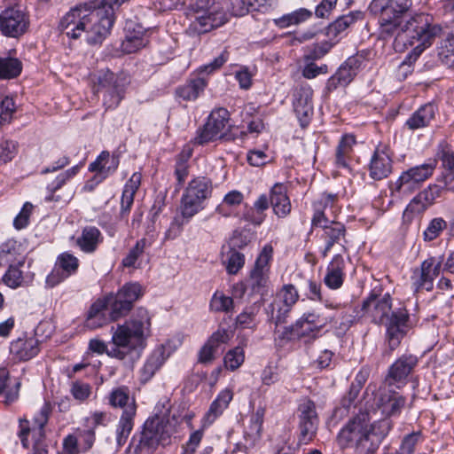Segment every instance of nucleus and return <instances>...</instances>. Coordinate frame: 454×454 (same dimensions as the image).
Masks as SVG:
<instances>
[{
    "label": "nucleus",
    "instance_id": "1",
    "mask_svg": "<svg viewBox=\"0 0 454 454\" xmlns=\"http://www.w3.org/2000/svg\"><path fill=\"white\" fill-rule=\"evenodd\" d=\"M412 5V0H372L369 10L378 18L380 36L383 39L395 37V46L405 41V46L413 49L399 66L403 77L411 74L412 65L429 48L441 34L442 27L433 22L427 13H416L404 20V14Z\"/></svg>",
    "mask_w": 454,
    "mask_h": 454
},
{
    "label": "nucleus",
    "instance_id": "2",
    "mask_svg": "<svg viewBox=\"0 0 454 454\" xmlns=\"http://www.w3.org/2000/svg\"><path fill=\"white\" fill-rule=\"evenodd\" d=\"M152 317L146 309L138 308L123 324L112 327L113 347L110 349H107L104 340L92 339L89 343L90 350L99 355L106 353L110 357L124 360L133 351L145 348L152 333Z\"/></svg>",
    "mask_w": 454,
    "mask_h": 454
},
{
    "label": "nucleus",
    "instance_id": "3",
    "mask_svg": "<svg viewBox=\"0 0 454 454\" xmlns=\"http://www.w3.org/2000/svg\"><path fill=\"white\" fill-rule=\"evenodd\" d=\"M391 427L386 419L371 423L368 414L361 413L340 428L337 443L341 449H354L356 454H374Z\"/></svg>",
    "mask_w": 454,
    "mask_h": 454
},
{
    "label": "nucleus",
    "instance_id": "4",
    "mask_svg": "<svg viewBox=\"0 0 454 454\" xmlns=\"http://www.w3.org/2000/svg\"><path fill=\"white\" fill-rule=\"evenodd\" d=\"M364 314L375 324L386 325V335L392 350L395 349L408 331L409 314L404 308L392 310V297L388 293L376 294L373 291L363 302Z\"/></svg>",
    "mask_w": 454,
    "mask_h": 454
},
{
    "label": "nucleus",
    "instance_id": "5",
    "mask_svg": "<svg viewBox=\"0 0 454 454\" xmlns=\"http://www.w3.org/2000/svg\"><path fill=\"white\" fill-rule=\"evenodd\" d=\"M249 11L246 0H198L189 10V29L195 34H204L225 24L228 12L233 16H243Z\"/></svg>",
    "mask_w": 454,
    "mask_h": 454
},
{
    "label": "nucleus",
    "instance_id": "6",
    "mask_svg": "<svg viewBox=\"0 0 454 454\" xmlns=\"http://www.w3.org/2000/svg\"><path fill=\"white\" fill-rule=\"evenodd\" d=\"M174 427L169 409L163 407V411L155 413L145 420L140 437V444L149 449H155L159 445H168L175 431Z\"/></svg>",
    "mask_w": 454,
    "mask_h": 454
},
{
    "label": "nucleus",
    "instance_id": "7",
    "mask_svg": "<svg viewBox=\"0 0 454 454\" xmlns=\"http://www.w3.org/2000/svg\"><path fill=\"white\" fill-rule=\"evenodd\" d=\"M212 184L206 177L191 180L181 198L182 217L190 221L195 215L204 209L205 201L211 196Z\"/></svg>",
    "mask_w": 454,
    "mask_h": 454
},
{
    "label": "nucleus",
    "instance_id": "8",
    "mask_svg": "<svg viewBox=\"0 0 454 454\" xmlns=\"http://www.w3.org/2000/svg\"><path fill=\"white\" fill-rule=\"evenodd\" d=\"M130 84V77L125 73H106L98 77L96 91L102 94L106 109H115L125 97Z\"/></svg>",
    "mask_w": 454,
    "mask_h": 454
},
{
    "label": "nucleus",
    "instance_id": "9",
    "mask_svg": "<svg viewBox=\"0 0 454 454\" xmlns=\"http://www.w3.org/2000/svg\"><path fill=\"white\" fill-rule=\"evenodd\" d=\"M435 168V160L410 168L401 173L397 180L392 184V190L402 194L413 192L433 175Z\"/></svg>",
    "mask_w": 454,
    "mask_h": 454
},
{
    "label": "nucleus",
    "instance_id": "10",
    "mask_svg": "<svg viewBox=\"0 0 454 454\" xmlns=\"http://www.w3.org/2000/svg\"><path fill=\"white\" fill-rule=\"evenodd\" d=\"M142 295L141 285L134 282L124 285L115 295L106 297L110 305L111 320L115 321L125 316Z\"/></svg>",
    "mask_w": 454,
    "mask_h": 454
},
{
    "label": "nucleus",
    "instance_id": "11",
    "mask_svg": "<svg viewBox=\"0 0 454 454\" xmlns=\"http://www.w3.org/2000/svg\"><path fill=\"white\" fill-rule=\"evenodd\" d=\"M229 112L225 108H217L211 112L207 121L197 131L194 142L203 145L221 138L229 122Z\"/></svg>",
    "mask_w": 454,
    "mask_h": 454
},
{
    "label": "nucleus",
    "instance_id": "12",
    "mask_svg": "<svg viewBox=\"0 0 454 454\" xmlns=\"http://www.w3.org/2000/svg\"><path fill=\"white\" fill-rule=\"evenodd\" d=\"M298 418L299 442L307 444L314 438L318 425L315 403L309 398L301 399L298 406Z\"/></svg>",
    "mask_w": 454,
    "mask_h": 454
},
{
    "label": "nucleus",
    "instance_id": "13",
    "mask_svg": "<svg viewBox=\"0 0 454 454\" xmlns=\"http://www.w3.org/2000/svg\"><path fill=\"white\" fill-rule=\"evenodd\" d=\"M28 16L19 5L6 8L0 13V30L4 35L17 37L26 32Z\"/></svg>",
    "mask_w": 454,
    "mask_h": 454
},
{
    "label": "nucleus",
    "instance_id": "14",
    "mask_svg": "<svg viewBox=\"0 0 454 454\" xmlns=\"http://www.w3.org/2000/svg\"><path fill=\"white\" fill-rule=\"evenodd\" d=\"M299 294L294 286L285 285L278 294V300L270 304V321L276 328L285 321L291 307L296 303Z\"/></svg>",
    "mask_w": 454,
    "mask_h": 454
},
{
    "label": "nucleus",
    "instance_id": "15",
    "mask_svg": "<svg viewBox=\"0 0 454 454\" xmlns=\"http://www.w3.org/2000/svg\"><path fill=\"white\" fill-rule=\"evenodd\" d=\"M418 364V358L413 355H403L388 368L385 382L388 386L400 388L406 384L408 376Z\"/></svg>",
    "mask_w": 454,
    "mask_h": 454
},
{
    "label": "nucleus",
    "instance_id": "16",
    "mask_svg": "<svg viewBox=\"0 0 454 454\" xmlns=\"http://www.w3.org/2000/svg\"><path fill=\"white\" fill-rule=\"evenodd\" d=\"M314 215L312 224L330 223L335 220L340 212V207L337 203V196L334 194H322L313 202Z\"/></svg>",
    "mask_w": 454,
    "mask_h": 454
},
{
    "label": "nucleus",
    "instance_id": "17",
    "mask_svg": "<svg viewBox=\"0 0 454 454\" xmlns=\"http://www.w3.org/2000/svg\"><path fill=\"white\" fill-rule=\"evenodd\" d=\"M393 169L392 153L386 145H379L369 164L370 176L375 180L387 177Z\"/></svg>",
    "mask_w": 454,
    "mask_h": 454
},
{
    "label": "nucleus",
    "instance_id": "18",
    "mask_svg": "<svg viewBox=\"0 0 454 454\" xmlns=\"http://www.w3.org/2000/svg\"><path fill=\"white\" fill-rule=\"evenodd\" d=\"M124 32L125 37L121 43V51L124 53H134L145 47L149 42L147 31L140 24L127 21Z\"/></svg>",
    "mask_w": 454,
    "mask_h": 454
},
{
    "label": "nucleus",
    "instance_id": "19",
    "mask_svg": "<svg viewBox=\"0 0 454 454\" xmlns=\"http://www.w3.org/2000/svg\"><path fill=\"white\" fill-rule=\"evenodd\" d=\"M360 61L356 57L348 58L326 82V90L333 91L340 86L348 85L357 74Z\"/></svg>",
    "mask_w": 454,
    "mask_h": 454
},
{
    "label": "nucleus",
    "instance_id": "20",
    "mask_svg": "<svg viewBox=\"0 0 454 454\" xmlns=\"http://www.w3.org/2000/svg\"><path fill=\"white\" fill-rule=\"evenodd\" d=\"M405 402V398L395 391L381 390L377 400V408L383 417L389 418L399 415Z\"/></svg>",
    "mask_w": 454,
    "mask_h": 454
},
{
    "label": "nucleus",
    "instance_id": "21",
    "mask_svg": "<svg viewBox=\"0 0 454 454\" xmlns=\"http://www.w3.org/2000/svg\"><path fill=\"white\" fill-rule=\"evenodd\" d=\"M234 392L232 387L222 389L215 399L211 403L208 411L202 419L203 427L210 426L229 407L232 401Z\"/></svg>",
    "mask_w": 454,
    "mask_h": 454
},
{
    "label": "nucleus",
    "instance_id": "22",
    "mask_svg": "<svg viewBox=\"0 0 454 454\" xmlns=\"http://www.w3.org/2000/svg\"><path fill=\"white\" fill-rule=\"evenodd\" d=\"M270 203L278 217L284 218L290 215L292 205L287 195V187L284 184L277 183L271 187Z\"/></svg>",
    "mask_w": 454,
    "mask_h": 454
},
{
    "label": "nucleus",
    "instance_id": "23",
    "mask_svg": "<svg viewBox=\"0 0 454 454\" xmlns=\"http://www.w3.org/2000/svg\"><path fill=\"white\" fill-rule=\"evenodd\" d=\"M345 262L341 254H335L327 265L325 285L331 290L340 289L345 279Z\"/></svg>",
    "mask_w": 454,
    "mask_h": 454
},
{
    "label": "nucleus",
    "instance_id": "24",
    "mask_svg": "<svg viewBox=\"0 0 454 454\" xmlns=\"http://www.w3.org/2000/svg\"><path fill=\"white\" fill-rule=\"evenodd\" d=\"M264 410L257 409L250 417L249 423L244 431V446L246 449L254 448L262 438Z\"/></svg>",
    "mask_w": 454,
    "mask_h": 454
},
{
    "label": "nucleus",
    "instance_id": "25",
    "mask_svg": "<svg viewBox=\"0 0 454 454\" xmlns=\"http://www.w3.org/2000/svg\"><path fill=\"white\" fill-rule=\"evenodd\" d=\"M313 227H320L323 229L321 239L325 241V247L321 254L325 258L334 244L340 243V239L345 236V227L339 222H332L330 223L312 224Z\"/></svg>",
    "mask_w": 454,
    "mask_h": 454
},
{
    "label": "nucleus",
    "instance_id": "26",
    "mask_svg": "<svg viewBox=\"0 0 454 454\" xmlns=\"http://www.w3.org/2000/svg\"><path fill=\"white\" fill-rule=\"evenodd\" d=\"M10 351L15 358L27 361L39 353V340L35 337L18 338L11 343Z\"/></svg>",
    "mask_w": 454,
    "mask_h": 454
},
{
    "label": "nucleus",
    "instance_id": "27",
    "mask_svg": "<svg viewBox=\"0 0 454 454\" xmlns=\"http://www.w3.org/2000/svg\"><path fill=\"white\" fill-rule=\"evenodd\" d=\"M110 305L106 298L97 300L90 308L84 323V327L95 330L106 325L108 318L106 310Z\"/></svg>",
    "mask_w": 454,
    "mask_h": 454
},
{
    "label": "nucleus",
    "instance_id": "28",
    "mask_svg": "<svg viewBox=\"0 0 454 454\" xmlns=\"http://www.w3.org/2000/svg\"><path fill=\"white\" fill-rule=\"evenodd\" d=\"M436 110L434 104H426L411 114L405 125L411 130L425 128L434 119Z\"/></svg>",
    "mask_w": 454,
    "mask_h": 454
},
{
    "label": "nucleus",
    "instance_id": "29",
    "mask_svg": "<svg viewBox=\"0 0 454 454\" xmlns=\"http://www.w3.org/2000/svg\"><path fill=\"white\" fill-rule=\"evenodd\" d=\"M119 166V159L111 156L106 151H103L97 159L89 166V170L96 172L101 178H106L113 174Z\"/></svg>",
    "mask_w": 454,
    "mask_h": 454
},
{
    "label": "nucleus",
    "instance_id": "30",
    "mask_svg": "<svg viewBox=\"0 0 454 454\" xmlns=\"http://www.w3.org/2000/svg\"><path fill=\"white\" fill-rule=\"evenodd\" d=\"M207 86V81L205 78H191L176 89V94L183 100L194 101L203 93Z\"/></svg>",
    "mask_w": 454,
    "mask_h": 454
},
{
    "label": "nucleus",
    "instance_id": "31",
    "mask_svg": "<svg viewBox=\"0 0 454 454\" xmlns=\"http://www.w3.org/2000/svg\"><path fill=\"white\" fill-rule=\"evenodd\" d=\"M102 241L103 236L97 227L86 226L82 229L81 236L77 238L76 244L82 252L91 254Z\"/></svg>",
    "mask_w": 454,
    "mask_h": 454
},
{
    "label": "nucleus",
    "instance_id": "32",
    "mask_svg": "<svg viewBox=\"0 0 454 454\" xmlns=\"http://www.w3.org/2000/svg\"><path fill=\"white\" fill-rule=\"evenodd\" d=\"M313 90L309 85H301L296 90L294 93V107L296 114L300 116L308 117L312 114V100Z\"/></svg>",
    "mask_w": 454,
    "mask_h": 454
},
{
    "label": "nucleus",
    "instance_id": "33",
    "mask_svg": "<svg viewBox=\"0 0 454 454\" xmlns=\"http://www.w3.org/2000/svg\"><path fill=\"white\" fill-rule=\"evenodd\" d=\"M313 13L307 8H299L286 13L279 18L274 19L273 23L280 29H285L292 26H298L306 22L312 17Z\"/></svg>",
    "mask_w": 454,
    "mask_h": 454
},
{
    "label": "nucleus",
    "instance_id": "34",
    "mask_svg": "<svg viewBox=\"0 0 454 454\" xmlns=\"http://www.w3.org/2000/svg\"><path fill=\"white\" fill-rule=\"evenodd\" d=\"M136 416V407L129 406L125 411H122L116 428V441L119 446L126 443L133 428V419Z\"/></svg>",
    "mask_w": 454,
    "mask_h": 454
},
{
    "label": "nucleus",
    "instance_id": "35",
    "mask_svg": "<svg viewBox=\"0 0 454 454\" xmlns=\"http://www.w3.org/2000/svg\"><path fill=\"white\" fill-rule=\"evenodd\" d=\"M244 195L241 192L232 190L226 193L222 202L215 207V213L223 217L234 216L235 209L241 205Z\"/></svg>",
    "mask_w": 454,
    "mask_h": 454
},
{
    "label": "nucleus",
    "instance_id": "36",
    "mask_svg": "<svg viewBox=\"0 0 454 454\" xmlns=\"http://www.w3.org/2000/svg\"><path fill=\"white\" fill-rule=\"evenodd\" d=\"M108 403L114 408H120L125 411L129 406H136V402L129 395V389L126 386L114 388L108 395Z\"/></svg>",
    "mask_w": 454,
    "mask_h": 454
},
{
    "label": "nucleus",
    "instance_id": "37",
    "mask_svg": "<svg viewBox=\"0 0 454 454\" xmlns=\"http://www.w3.org/2000/svg\"><path fill=\"white\" fill-rule=\"evenodd\" d=\"M151 246L145 238L138 239L136 244L129 250L128 254L121 260V266L124 268H139V259L143 255L145 249Z\"/></svg>",
    "mask_w": 454,
    "mask_h": 454
},
{
    "label": "nucleus",
    "instance_id": "38",
    "mask_svg": "<svg viewBox=\"0 0 454 454\" xmlns=\"http://www.w3.org/2000/svg\"><path fill=\"white\" fill-rule=\"evenodd\" d=\"M364 19L362 12L356 11L338 18L328 27L327 34L329 35L338 36L343 33L348 27Z\"/></svg>",
    "mask_w": 454,
    "mask_h": 454
},
{
    "label": "nucleus",
    "instance_id": "39",
    "mask_svg": "<svg viewBox=\"0 0 454 454\" xmlns=\"http://www.w3.org/2000/svg\"><path fill=\"white\" fill-rule=\"evenodd\" d=\"M21 244L15 240H9L0 247V264L18 262L20 265L24 263V258H18L21 254Z\"/></svg>",
    "mask_w": 454,
    "mask_h": 454
},
{
    "label": "nucleus",
    "instance_id": "40",
    "mask_svg": "<svg viewBox=\"0 0 454 454\" xmlns=\"http://www.w3.org/2000/svg\"><path fill=\"white\" fill-rule=\"evenodd\" d=\"M423 442L419 432H413L404 436L400 445L399 454H428L422 450L421 443Z\"/></svg>",
    "mask_w": 454,
    "mask_h": 454
},
{
    "label": "nucleus",
    "instance_id": "41",
    "mask_svg": "<svg viewBox=\"0 0 454 454\" xmlns=\"http://www.w3.org/2000/svg\"><path fill=\"white\" fill-rule=\"evenodd\" d=\"M79 171V167L74 166L62 173H60L51 183L47 185L49 194L45 197L46 201L58 200L54 197V192L59 190L68 180L73 178Z\"/></svg>",
    "mask_w": 454,
    "mask_h": 454
},
{
    "label": "nucleus",
    "instance_id": "42",
    "mask_svg": "<svg viewBox=\"0 0 454 454\" xmlns=\"http://www.w3.org/2000/svg\"><path fill=\"white\" fill-rule=\"evenodd\" d=\"M175 349L176 348L173 347L172 342L170 340H167L164 343L156 346L147 358L150 359V361L160 370Z\"/></svg>",
    "mask_w": 454,
    "mask_h": 454
},
{
    "label": "nucleus",
    "instance_id": "43",
    "mask_svg": "<svg viewBox=\"0 0 454 454\" xmlns=\"http://www.w3.org/2000/svg\"><path fill=\"white\" fill-rule=\"evenodd\" d=\"M22 64L16 58H0V78L12 79L20 74Z\"/></svg>",
    "mask_w": 454,
    "mask_h": 454
},
{
    "label": "nucleus",
    "instance_id": "44",
    "mask_svg": "<svg viewBox=\"0 0 454 454\" xmlns=\"http://www.w3.org/2000/svg\"><path fill=\"white\" fill-rule=\"evenodd\" d=\"M3 282L10 288L16 289L21 286H27L31 280H27L23 276V272L18 266L10 265L3 276Z\"/></svg>",
    "mask_w": 454,
    "mask_h": 454
},
{
    "label": "nucleus",
    "instance_id": "45",
    "mask_svg": "<svg viewBox=\"0 0 454 454\" xmlns=\"http://www.w3.org/2000/svg\"><path fill=\"white\" fill-rule=\"evenodd\" d=\"M356 144V138L353 135H344L337 147L336 163L339 167H347V157L350 153L353 145Z\"/></svg>",
    "mask_w": 454,
    "mask_h": 454
},
{
    "label": "nucleus",
    "instance_id": "46",
    "mask_svg": "<svg viewBox=\"0 0 454 454\" xmlns=\"http://www.w3.org/2000/svg\"><path fill=\"white\" fill-rule=\"evenodd\" d=\"M55 265L69 278L77 272L79 268V260L72 254L65 252L58 256Z\"/></svg>",
    "mask_w": 454,
    "mask_h": 454
},
{
    "label": "nucleus",
    "instance_id": "47",
    "mask_svg": "<svg viewBox=\"0 0 454 454\" xmlns=\"http://www.w3.org/2000/svg\"><path fill=\"white\" fill-rule=\"evenodd\" d=\"M428 206L425 203L419 194H417L405 207L403 214V221L404 223H410L412 220L422 214Z\"/></svg>",
    "mask_w": 454,
    "mask_h": 454
},
{
    "label": "nucleus",
    "instance_id": "48",
    "mask_svg": "<svg viewBox=\"0 0 454 454\" xmlns=\"http://www.w3.org/2000/svg\"><path fill=\"white\" fill-rule=\"evenodd\" d=\"M223 263L225 265L229 274H236L245 264V256L235 249H230L223 257Z\"/></svg>",
    "mask_w": 454,
    "mask_h": 454
},
{
    "label": "nucleus",
    "instance_id": "49",
    "mask_svg": "<svg viewBox=\"0 0 454 454\" xmlns=\"http://www.w3.org/2000/svg\"><path fill=\"white\" fill-rule=\"evenodd\" d=\"M244 361L245 351L240 346L230 349L223 356L224 367L231 372L239 369L243 364Z\"/></svg>",
    "mask_w": 454,
    "mask_h": 454
},
{
    "label": "nucleus",
    "instance_id": "50",
    "mask_svg": "<svg viewBox=\"0 0 454 454\" xmlns=\"http://www.w3.org/2000/svg\"><path fill=\"white\" fill-rule=\"evenodd\" d=\"M259 307L253 306L246 308L240 314L236 317V325L242 329H254L257 325V314Z\"/></svg>",
    "mask_w": 454,
    "mask_h": 454
},
{
    "label": "nucleus",
    "instance_id": "51",
    "mask_svg": "<svg viewBox=\"0 0 454 454\" xmlns=\"http://www.w3.org/2000/svg\"><path fill=\"white\" fill-rule=\"evenodd\" d=\"M441 61L448 66L454 65V35L449 34L446 38L442 42L438 51Z\"/></svg>",
    "mask_w": 454,
    "mask_h": 454
},
{
    "label": "nucleus",
    "instance_id": "52",
    "mask_svg": "<svg viewBox=\"0 0 454 454\" xmlns=\"http://www.w3.org/2000/svg\"><path fill=\"white\" fill-rule=\"evenodd\" d=\"M233 309V300L223 292L216 291L210 301V309L215 312H230Z\"/></svg>",
    "mask_w": 454,
    "mask_h": 454
},
{
    "label": "nucleus",
    "instance_id": "53",
    "mask_svg": "<svg viewBox=\"0 0 454 454\" xmlns=\"http://www.w3.org/2000/svg\"><path fill=\"white\" fill-rule=\"evenodd\" d=\"M442 267V259L440 257H430L426 259L421 268L419 270L421 271L425 278L431 280L434 283V278L439 275Z\"/></svg>",
    "mask_w": 454,
    "mask_h": 454
},
{
    "label": "nucleus",
    "instance_id": "54",
    "mask_svg": "<svg viewBox=\"0 0 454 454\" xmlns=\"http://www.w3.org/2000/svg\"><path fill=\"white\" fill-rule=\"evenodd\" d=\"M269 271L254 268L249 277V285L254 292L260 293L268 284Z\"/></svg>",
    "mask_w": 454,
    "mask_h": 454
},
{
    "label": "nucleus",
    "instance_id": "55",
    "mask_svg": "<svg viewBox=\"0 0 454 454\" xmlns=\"http://www.w3.org/2000/svg\"><path fill=\"white\" fill-rule=\"evenodd\" d=\"M16 112V105L12 98L5 97L0 103V125L10 123Z\"/></svg>",
    "mask_w": 454,
    "mask_h": 454
},
{
    "label": "nucleus",
    "instance_id": "56",
    "mask_svg": "<svg viewBox=\"0 0 454 454\" xmlns=\"http://www.w3.org/2000/svg\"><path fill=\"white\" fill-rule=\"evenodd\" d=\"M446 222L441 218H434L428 224L427 228L425 230L423 235L424 239L427 241H432L435 239L441 232L446 228Z\"/></svg>",
    "mask_w": 454,
    "mask_h": 454
},
{
    "label": "nucleus",
    "instance_id": "57",
    "mask_svg": "<svg viewBox=\"0 0 454 454\" xmlns=\"http://www.w3.org/2000/svg\"><path fill=\"white\" fill-rule=\"evenodd\" d=\"M273 257V247L270 244H266L261 250L258 257L256 258L254 267L259 270H263L270 272V262Z\"/></svg>",
    "mask_w": 454,
    "mask_h": 454
},
{
    "label": "nucleus",
    "instance_id": "58",
    "mask_svg": "<svg viewBox=\"0 0 454 454\" xmlns=\"http://www.w3.org/2000/svg\"><path fill=\"white\" fill-rule=\"evenodd\" d=\"M218 356V349L206 341L198 352V362L202 364H211Z\"/></svg>",
    "mask_w": 454,
    "mask_h": 454
},
{
    "label": "nucleus",
    "instance_id": "59",
    "mask_svg": "<svg viewBox=\"0 0 454 454\" xmlns=\"http://www.w3.org/2000/svg\"><path fill=\"white\" fill-rule=\"evenodd\" d=\"M233 337V332L225 328H219L214 332L207 340L218 350L221 345L227 344Z\"/></svg>",
    "mask_w": 454,
    "mask_h": 454
},
{
    "label": "nucleus",
    "instance_id": "60",
    "mask_svg": "<svg viewBox=\"0 0 454 454\" xmlns=\"http://www.w3.org/2000/svg\"><path fill=\"white\" fill-rule=\"evenodd\" d=\"M437 156L449 169L452 170L454 168V152L445 140L439 144Z\"/></svg>",
    "mask_w": 454,
    "mask_h": 454
},
{
    "label": "nucleus",
    "instance_id": "61",
    "mask_svg": "<svg viewBox=\"0 0 454 454\" xmlns=\"http://www.w3.org/2000/svg\"><path fill=\"white\" fill-rule=\"evenodd\" d=\"M306 325H309V327H312L319 332L325 325V322L322 318H320L319 315L315 313H307L296 321L295 326H306Z\"/></svg>",
    "mask_w": 454,
    "mask_h": 454
},
{
    "label": "nucleus",
    "instance_id": "62",
    "mask_svg": "<svg viewBox=\"0 0 454 454\" xmlns=\"http://www.w3.org/2000/svg\"><path fill=\"white\" fill-rule=\"evenodd\" d=\"M411 281L412 287L415 292H419L420 290L431 291L434 286V283L431 280L427 279V278H426L425 275L419 270H416L413 272Z\"/></svg>",
    "mask_w": 454,
    "mask_h": 454
},
{
    "label": "nucleus",
    "instance_id": "63",
    "mask_svg": "<svg viewBox=\"0 0 454 454\" xmlns=\"http://www.w3.org/2000/svg\"><path fill=\"white\" fill-rule=\"evenodd\" d=\"M77 437L82 452L90 450L95 442V431L93 429L78 430Z\"/></svg>",
    "mask_w": 454,
    "mask_h": 454
},
{
    "label": "nucleus",
    "instance_id": "64",
    "mask_svg": "<svg viewBox=\"0 0 454 454\" xmlns=\"http://www.w3.org/2000/svg\"><path fill=\"white\" fill-rule=\"evenodd\" d=\"M203 437V431L197 430L193 432L190 437L186 444L183 447L182 454H194L197 448L199 447Z\"/></svg>",
    "mask_w": 454,
    "mask_h": 454
}]
</instances>
